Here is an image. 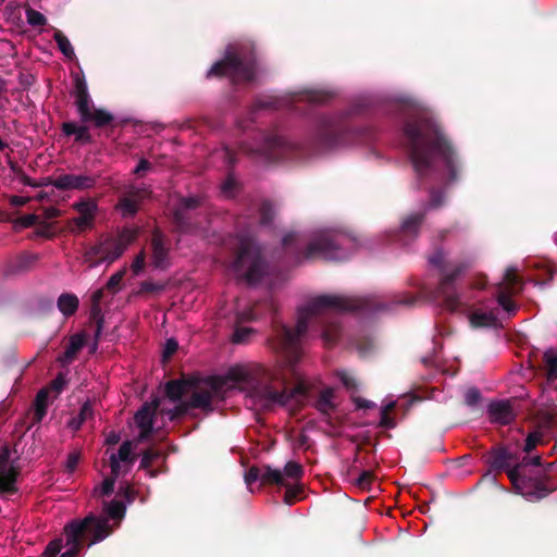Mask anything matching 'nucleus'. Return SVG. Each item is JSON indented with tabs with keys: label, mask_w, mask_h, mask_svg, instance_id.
I'll use <instances>...</instances> for the list:
<instances>
[{
	"label": "nucleus",
	"mask_w": 557,
	"mask_h": 557,
	"mask_svg": "<svg viewBox=\"0 0 557 557\" xmlns=\"http://www.w3.org/2000/svg\"><path fill=\"white\" fill-rule=\"evenodd\" d=\"M373 309H377V305L370 297L321 295L309 299L297 310L295 330L286 325L277 330L272 347L280 354L281 359L275 364L268 367L256 362L237 363L222 375L169 382L165 385V395L174 404L173 408L161 406L162 400L158 397L146 403L134 418L140 430L139 437H149L159 413L170 421L184 413L186 406L176 403L188 394H191L189 407L200 409L211 408L214 399H223L227 392L235 389L246 393L264 407L285 406L290 401L304 400L310 385L297 362L301 356V341L309 325L321 323V337L326 345H332L339 334L336 313Z\"/></svg>",
	"instance_id": "obj_1"
},
{
	"label": "nucleus",
	"mask_w": 557,
	"mask_h": 557,
	"mask_svg": "<svg viewBox=\"0 0 557 557\" xmlns=\"http://www.w3.org/2000/svg\"><path fill=\"white\" fill-rule=\"evenodd\" d=\"M512 455L508 449H496L490 455L491 467L496 470L507 469V474L518 494L522 495L528 500H535L545 497L547 493L540 487L536 478H527L528 467H540L541 457H524L523 460L516 466H512Z\"/></svg>",
	"instance_id": "obj_4"
},
{
	"label": "nucleus",
	"mask_w": 557,
	"mask_h": 557,
	"mask_svg": "<svg viewBox=\"0 0 557 557\" xmlns=\"http://www.w3.org/2000/svg\"><path fill=\"white\" fill-rule=\"evenodd\" d=\"M84 423V421L82 419H78V416L73 418L70 422H69V426L76 431L81 428V425Z\"/></svg>",
	"instance_id": "obj_60"
},
{
	"label": "nucleus",
	"mask_w": 557,
	"mask_h": 557,
	"mask_svg": "<svg viewBox=\"0 0 557 557\" xmlns=\"http://www.w3.org/2000/svg\"><path fill=\"white\" fill-rule=\"evenodd\" d=\"M488 417L491 421L500 424H508L515 418L513 409L508 400H497L488 405Z\"/></svg>",
	"instance_id": "obj_17"
},
{
	"label": "nucleus",
	"mask_w": 557,
	"mask_h": 557,
	"mask_svg": "<svg viewBox=\"0 0 557 557\" xmlns=\"http://www.w3.org/2000/svg\"><path fill=\"white\" fill-rule=\"evenodd\" d=\"M281 473L285 481H288L289 483H298L304 474V470L298 462L288 461Z\"/></svg>",
	"instance_id": "obj_31"
},
{
	"label": "nucleus",
	"mask_w": 557,
	"mask_h": 557,
	"mask_svg": "<svg viewBox=\"0 0 557 557\" xmlns=\"http://www.w3.org/2000/svg\"><path fill=\"white\" fill-rule=\"evenodd\" d=\"M148 196L146 187L129 185L120 197L116 208L123 216H133L139 209L140 202Z\"/></svg>",
	"instance_id": "obj_12"
},
{
	"label": "nucleus",
	"mask_w": 557,
	"mask_h": 557,
	"mask_svg": "<svg viewBox=\"0 0 557 557\" xmlns=\"http://www.w3.org/2000/svg\"><path fill=\"white\" fill-rule=\"evenodd\" d=\"M286 146L287 141L283 137L274 135L264 138L262 146L253 150V152L263 156L270 161H275L278 159L276 150H285Z\"/></svg>",
	"instance_id": "obj_19"
},
{
	"label": "nucleus",
	"mask_w": 557,
	"mask_h": 557,
	"mask_svg": "<svg viewBox=\"0 0 557 557\" xmlns=\"http://www.w3.org/2000/svg\"><path fill=\"white\" fill-rule=\"evenodd\" d=\"M335 375L341 381L344 387H346L349 391L356 389L357 380L351 372L347 370H337Z\"/></svg>",
	"instance_id": "obj_37"
},
{
	"label": "nucleus",
	"mask_w": 557,
	"mask_h": 557,
	"mask_svg": "<svg viewBox=\"0 0 557 557\" xmlns=\"http://www.w3.org/2000/svg\"><path fill=\"white\" fill-rule=\"evenodd\" d=\"M79 300L76 295L63 293L58 298V309L65 317L73 315L78 308Z\"/></svg>",
	"instance_id": "obj_26"
},
{
	"label": "nucleus",
	"mask_w": 557,
	"mask_h": 557,
	"mask_svg": "<svg viewBox=\"0 0 557 557\" xmlns=\"http://www.w3.org/2000/svg\"><path fill=\"white\" fill-rule=\"evenodd\" d=\"M258 317V313L256 311V308H250L248 310L239 311L237 312V323L234 334H233V341L235 343H244L247 341L249 335L251 334L252 330L249 327H243L239 325L242 322L255 320Z\"/></svg>",
	"instance_id": "obj_21"
},
{
	"label": "nucleus",
	"mask_w": 557,
	"mask_h": 557,
	"mask_svg": "<svg viewBox=\"0 0 557 557\" xmlns=\"http://www.w3.org/2000/svg\"><path fill=\"white\" fill-rule=\"evenodd\" d=\"M257 481H260L261 484L284 483L281 470L272 469L270 467H264L262 469L258 467H251L245 473V482L250 492H252L250 486Z\"/></svg>",
	"instance_id": "obj_15"
},
{
	"label": "nucleus",
	"mask_w": 557,
	"mask_h": 557,
	"mask_svg": "<svg viewBox=\"0 0 557 557\" xmlns=\"http://www.w3.org/2000/svg\"><path fill=\"white\" fill-rule=\"evenodd\" d=\"M48 389H41L36 396L34 404V420L37 422L41 421L46 416L48 406Z\"/></svg>",
	"instance_id": "obj_29"
},
{
	"label": "nucleus",
	"mask_w": 557,
	"mask_h": 557,
	"mask_svg": "<svg viewBox=\"0 0 557 557\" xmlns=\"http://www.w3.org/2000/svg\"><path fill=\"white\" fill-rule=\"evenodd\" d=\"M75 209L77 210L78 214L86 215V216L94 219L95 212L97 210V205L92 200H86V201L76 203Z\"/></svg>",
	"instance_id": "obj_38"
},
{
	"label": "nucleus",
	"mask_w": 557,
	"mask_h": 557,
	"mask_svg": "<svg viewBox=\"0 0 557 557\" xmlns=\"http://www.w3.org/2000/svg\"><path fill=\"white\" fill-rule=\"evenodd\" d=\"M165 283H156L152 281H145L141 283L140 288L143 292L158 293L165 289Z\"/></svg>",
	"instance_id": "obj_44"
},
{
	"label": "nucleus",
	"mask_w": 557,
	"mask_h": 557,
	"mask_svg": "<svg viewBox=\"0 0 557 557\" xmlns=\"http://www.w3.org/2000/svg\"><path fill=\"white\" fill-rule=\"evenodd\" d=\"M53 37L58 44V48L64 54V57L67 59L74 58V49L66 36H64L62 32L55 30Z\"/></svg>",
	"instance_id": "obj_33"
},
{
	"label": "nucleus",
	"mask_w": 557,
	"mask_h": 557,
	"mask_svg": "<svg viewBox=\"0 0 557 557\" xmlns=\"http://www.w3.org/2000/svg\"><path fill=\"white\" fill-rule=\"evenodd\" d=\"M94 219L79 214L74 219L75 226L78 231H85L91 226Z\"/></svg>",
	"instance_id": "obj_51"
},
{
	"label": "nucleus",
	"mask_w": 557,
	"mask_h": 557,
	"mask_svg": "<svg viewBox=\"0 0 557 557\" xmlns=\"http://www.w3.org/2000/svg\"><path fill=\"white\" fill-rule=\"evenodd\" d=\"M26 18L29 25L32 26H42L46 23V17L44 14L36 10H27Z\"/></svg>",
	"instance_id": "obj_40"
},
{
	"label": "nucleus",
	"mask_w": 557,
	"mask_h": 557,
	"mask_svg": "<svg viewBox=\"0 0 557 557\" xmlns=\"http://www.w3.org/2000/svg\"><path fill=\"white\" fill-rule=\"evenodd\" d=\"M39 221L40 216L35 213L25 214L18 219L20 224L24 227L33 226L37 224Z\"/></svg>",
	"instance_id": "obj_50"
},
{
	"label": "nucleus",
	"mask_w": 557,
	"mask_h": 557,
	"mask_svg": "<svg viewBox=\"0 0 557 557\" xmlns=\"http://www.w3.org/2000/svg\"><path fill=\"white\" fill-rule=\"evenodd\" d=\"M122 255V246H119L113 237L108 236L86 250L84 262L88 263L90 268H95L101 263L110 264Z\"/></svg>",
	"instance_id": "obj_10"
},
{
	"label": "nucleus",
	"mask_w": 557,
	"mask_h": 557,
	"mask_svg": "<svg viewBox=\"0 0 557 557\" xmlns=\"http://www.w3.org/2000/svg\"><path fill=\"white\" fill-rule=\"evenodd\" d=\"M274 214L273 206L265 201L260 207V222L262 225H267L270 223L272 216Z\"/></svg>",
	"instance_id": "obj_42"
},
{
	"label": "nucleus",
	"mask_w": 557,
	"mask_h": 557,
	"mask_svg": "<svg viewBox=\"0 0 557 557\" xmlns=\"http://www.w3.org/2000/svg\"><path fill=\"white\" fill-rule=\"evenodd\" d=\"M421 221L422 215L420 213L411 214L403 221L398 232V239L404 245H408L409 240L416 237Z\"/></svg>",
	"instance_id": "obj_20"
},
{
	"label": "nucleus",
	"mask_w": 557,
	"mask_h": 557,
	"mask_svg": "<svg viewBox=\"0 0 557 557\" xmlns=\"http://www.w3.org/2000/svg\"><path fill=\"white\" fill-rule=\"evenodd\" d=\"M92 414V407H91V404L89 401L85 403L82 408H81V411L78 413V419H82L84 422L89 419Z\"/></svg>",
	"instance_id": "obj_55"
},
{
	"label": "nucleus",
	"mask_w": 557,
	"mask_h": 557,
	"mask_svg": "<svg viewBox=\"0 0 557 557\" xmlns=\"http://www.w3.org/2000/svg\"><path fill=\"white\" fill-rule=\"evenodd\" d=\"M305 242H307L305 236L296 233H288L283 237V245L285 247L295 246L297 251Z\"/></svg>",
	"instance_id": "obj_39"
},
{
	"label": "nucleus",
	"mask_w": 557,
	"mask_h": 557,
	"mask_svg": "<svg viewBox=\"0 0 557 557\" xmlns=\"http://www.w3.org/2000/svg\"><path fill=\"white\" fill-rule=\"evenodd\" d=\"M299 98L312 103H322L330 98V94L324 90H307L301 92Z\"/></svg>",
	"instance_id": "obj_35"
},
{
	"label": "nucleus",
	"mask_w": 557,
	"mask_h": 557,
	"mask_svg": "<svg viewBox=\"0 0 557 557\" xmlns=\"http://www.w3.org/2000/svg\"><path fill=\"white\" fill-rule=\"evenodd\" d=\"M404 134L419 176L444 172L450 181L456 177L454 151L425 109L418 106L410 108Z\"/></svg>",
	"instance_id": "obj_2"
},
{
	"label": "nucleus",
	"mask_w": 557,
	"mask_h": 557,
	"mask_svg": "<svg viewBox=\"0 0 557 557\" xmlns=\"http://www.w3.org/2000/svg\"><path fill=\"white\" fill-rule=\"evenodd\" d=\"M543 361L547 384L557 389V352L554 349L546 350L543 356Z\"/></svg>",
	"instance_id": "obj_24"
},
{
	"label": "nucleus",
	"mask_w": 557,
	"mask_h": 557,
	"mask_svg": "<svg viewBox=\"0 0 557 557\" xmlns=\"http://www.w3.org/2000/svg\"><path fill=\"white\" fill-rule=\"evenodd\" d=\"M497 308H480L472 312L469 317L472 326L496 327L499 324Z\"/></svg>",
	"instance_id": "obj_18"
},
{
	"label": "nucleus",
	"mask_w": 557,
	"mask_h": 557,
	"mask_svg": "<svg viewBox=\"0 0 557 557\" xmlns=\"http://www.w3.org/2000/svg\"><path fill=\"white\" fill-rule=\"evenodd\" d=\"M112 121V115L103 110L92 108L86 122H94L97 126H103Z\"/></svg>",
	"instance_id": "obj_34"
},
{
	"label": "nucleus",
	"mask_w": 557,
	"mask_h": 557,
	"mask_svg": "<svg viewBox=\"0 0 557 557\" xmlns=\"http://www.w3.org/2000/svg\"><path fill=\"white\" fill-rule=\"evenodd\" d=\"M96 184V177L86 174H62L51 181V185L61 190H85Z\"/></svg>",
	"instance_id": "obj_13"
},
{
	"label": "nucleus",
	"mask_w": 557,
	"mask_h": 557,
	"mask_svg": "<svg viewBox=\"0 0 557 557\" xmlns=\"http://www.w3.org/2000/svg\"><path fill=\"white\" fill-rule=\"evenodd\" d=\"M354 245V240L343 234L331 231H318L313 233L305 251L298 259L321 257L327 260H344L348 258L347 249Z\"/></svg>",
	"instance_id": "obj_8"
},
{
	"label": "nucleus",
	"mask_w": 557,
	"mask_h": 557,
	"mask_svg": "<svg viewBox=\"0 0 557 557\" xmlns=\"http://www.w3.org/2000/svg\"><path fill=\"white\" fill-rule=\"evenodd\" d=\"M338 405L336 392L332 387L323 388L317 400V408L324 414H330L335 411Z\"/></svg>",
	"instance_id": "obj_23"
},
{
	"label": "nucleus",
	"mask_w": 557,
	"mask_h": 557,
	"mask_svg": "<svg viewBox=\"0 0 557 557\" xmlns=\"http://www.w3.org/2000/svg\"><path fill=\"white\" fill-rule=\"evenodd\" d=\"M139 231L137 228L125 227L116 237L113 238L119 243V246H122V252H124L126 248L136 240Z\"/></svg>",
	"instance_id": "obj_32"
},
{
	"label": "nucleus",
	"mask_w": 557,
	"mask_h": 557,
	"mask_svg": "<svg viewBox=\"0 0 557 557\" xmlns=\"http://www.w3.org/2000/svg\"><path fill=\"white\" fill-rule=\"evenodd\" d=\"M429 261L434 267H443V277L437 289L436 299L449 311H469L472 307L470 294L458 289L455 285L454 280L457 271L451 270L448 264H444V253L436 251L429 258Z\"/></svg>",
	"instance_id": "obj_7"
},
{
	"label": "nucleus",
	"mask_w": 557,
	"mask_h": 557,
	"mask_svg": "<svg viewBox=\"0 0 557 557\" xmlns=\"http://www.w3.org/2000/svg\"><path fill=\"white\" fill-rule=\"evenodd\" d=\"M151 168H152V165H151V163H150V162H148V161H147V160H145V159H141V160L139 161L138 165L135 168L134 173H135L136 175H141V174H144V173H146V172L150 171V170H151Z\"/></svg>",
	"instance_id": "obj_56"
},
{
	"label": "nucleus",
	"mask_w": 557,
	"mask_h": 557,
	"mask_svg": "<svg viewBox=\"0 0 557 557\" xmlns=\"http://www.w3.org/2000/svg\"><path fill=\"white\" fill-rule=\"evenodd\" d=\"M16 470L10 462L8 450L0 453V493L3 496L11 495L16 492L15 480Z\"/></svg>",
	"instance_id": "obj_14"
},
{
	"label": "nucleus",
	"mask_w": 557,
	"mask_h": 557,
	"mask_svg": "<svg viewBox=\"0 0 557 557\" xmlns=\"http://www.w3.org/2000/svg\"><path fill=\"white\" fill-rule=\"evenodd\" d=\"M152 263L157 269H165L169 267V243L163 234L156 230L151 237Z\"/></svg>",
	"instance_id": "obj_16"
},
{
	"label": "nucleus",
	"mask_w": 557,
	"mask_h": 557,
	"mask_svg": "<svg viewBox=\"0 0 557 557\" xmlns=\"http://www.w3.org/2000/svg\"><path fill=\"white\" fill-rule=\"evenodd\" d=\"M125 273H126V268H123L122 270H120L116 273H114L109 278V281L107 283L108 288H110V289L116 288L120 285V283L122 282Z\"/></svg>",
	"instance_id": "obj_48"
},
{
	"label": "nucleus",
	"mask_w": 557,
	"mask_h": 557,
	"mask_svg": "<svg viewBox=\"0 0 557 557\" xmlns=\"http://www.w3.org/2000/svg\"><path fill=\"white\" fill-rule=\"evenodd\" d=\"M480 396L478 388H469L465 394V400L469 406H474L480 400Z\"/></svg>",
	"instance_id": "obj_52"
},
{
	"label": "nucleus",
	"mask_w": 557,
	"mask_h": 557,
	"mask_svg": "<svg viewBox=\"0 0 557 557\" xmlns=\"http://www.w3.org/2000/svg\"><path fill=\"white\" fill-rule=\"evenodd\" d=\"M76 104L83 121H87L89 112L94 108L87 92V86L84 81H76Z\"/></svg>",
	"instance_id": "obj_22"
},
{
	"label": "nucleus",
	"mask_w": 557,
	"mask_h": 557,
	"mask_svg": "<svg viewBox=\"0 0 557 557\" xmlns=\"http://www.w3.org/2000/svg\"><path fill=\"white\" fill-rule=\"evenodd\" d=\"M30 200V197L26 196H12L10 198V203L14 207H22L26 205Z\"/></svg>",
	"instance_id": "obj_58"
},
{
	"label": "nucleus",
	"mask_w": 557,
	"mask_h": 557,
	"mask_svg": "<svg viewBox=\"0 0 557 557\" xmlns=\"http://www.w3.org/2000/svg\"><path fill=\"white\" fill-rule=\"evenodd\" d=\"M522 284L517 274L516 268H508L505 272L503 281L497 287V302L503 310L511 315L516 312L517 306L511 300V296L520 292Z\"/></svg>",
	"instance_id": "obj_11"
},
{
	"label": "nucleus",
	"mask_w": 557,
	"mask_h": 557,
	"mask_svg": "<svg viewBox=\"0 0 557 557\" xmlns=\"http://www.w3.org/2000/svg\"><path fill=\"white\" fill-rule=\"evenodd\" d=\"M102 295H103V292L102 289H98L96 290L94 294H92V302L95 305H98V302L101 300L102 298Z\"/></svg>",
	"instance_id": "obj_61"
},
{
	"label": "nucleus",
	"mask_w": 557,
	"mask_h": 557,
	"mask_svg": "<svg viewBox=\"0 0 557 557\" xmlns=\"http://www.w3.org/2000/svg\"><path fill=\"white\" fill-rule=\"evenodd\" d=\"M357 405H358V407H362V408H372V407H374V404L372 401H368V400H363V399H359Z\"/></svg>",
	"instance_id": "obj_64"
},
{
	"label": "nucleus",
	"mask_w": 557,
	"mask_h": 557,
	"mask_svg": "<svg viewBox=\"0 0 557 557\" xmlns=\"http://www.w3.org/2000/svg\"><path fill=\"white\" fill-rule=\"evenodd\" d=\"M161 458V453L156 450L154 448L147 449L141 458V467L148 468L150 467L157 459Z\"/></svg>",
	"instance_id": "obj_43"
},
{
	"label": "nucleus",
	"mask_w": 557,
	"mask_h": 557,
	"mask_svg": "<svg viewBox=\"0 0 557 557\" xmlns=\"http://www.w3.org/2000/svg\"><path fill=\"white\" fill-rule=\"evenodd\" d=\"M126 505L113 499L103 505L101 516L89 515L83 520L70 522L64 528L66 550L60 557H76L83 548L84 541L90 537L89 546L104 540L124 518Z\"/></svg>",
	"instance_id": "obj_3"
},
{
	"label": "nucleus",
	"mask_w": 557,
	"mask_h": 557,
	"mask_svg": "<svg viewBox=\"0 0 557 557\" xmlns=\"http://www.w3.org/2000/svg\"><path fill=\"white\" fill-rule=\"evenodd\" d=\"M121 495H123V497L128 504H131L135 498L133 494V488L129 485L120 487L119 496Z\"/></svg>",
	"instance_id": "obj_57"
},
{
	"label": "nucleus",
	"mask_w": 557,
	"mask_h": 557,
	"mask_svg": "<svg viewBox=\"0 0 557 557\" xmlns=\"http://www.w3.org/2000/svg\"><path fill=\"white\" fill-rule=\"evenodd\" d=\"M63 132L66 135L75 136V139L78 141H87L89 140L88 128L84 125H79L75 122H66L63 124Z\"/></svg>",
	"instance_id": "obj_30"
},
{
	"label": "nucleus",
	"mask_w": 557,
	"mask_h": 557,
	"mask_svg": "<svg viewBox=\"0 0 557 557\" xmlns=\"http://www.w3.org/2000/svg\"><path fill=\"white\" fill-rule=\"evenodd\" d=\"M199 206V199L197 198H183L180 202V208L175 211L174 218L176 222L184 226L185 218L188 215V211Z\"/></svg>",
	"instance_id": "obj_27"
},
{
	"label": "nucleus",
	"mask_w": 557,
	"mask_h": 557,
	"mask_svg": "<svg viewBox=\"0 0 557 557\" xmlns=\"http://www.w3.org/2000/svg\"><path fill=\"white\" fill-rule=\"evenodd\" d=\"M146 265V252L141 250L133 260L131 270L134 275H138L145 269Z\"/></svg>",
	"instance_id": "obj_41"
},
{
	"label": "nucleus",
	"mask_w": 557,
	"mask_h": 557,
	"mask_svg": "<svg viewBox=\"0 0 557 557\" xmlns=\"http://www.w3.org/2000/svg\"><path fill=\"white\" fill-rule=\"evenodd\" d=\"M372 474L369 471H363L356 479L355 484L360 488H368L370 486Z\"/></svg>",
	"instance_id": "obj_49"
},
{
	"label": "nucleus",
	"mask_w": 557,
	"mask_h": 557,
	"mask_svg": "<svg viewBox=\"0 0 557 557\" xmlns=\"http://www.w3.org/2000/svg\"><path fill=\"white\" fill-rule=\"evenodd\" d=\"M540 442V434L537 433H531L525 440L524 443V451L529 453Z\"/></svg>",
	"instance_id": "obj_54"
},
{
	"label": "nucleus",
	"mask_w": 557,
	"mask_h": 557,
	"mask_svg": "<svg viewBox=\"0 0 557 557\" xmlns=\"http://www.w3.org/2000/svg\"><path fill=\"white\" fill-rule=\"evenodd\" d=\"M79 460H81L79 451L75 450V451H72L71 454H69L66 462H65V468H66L67 472H70V473L73 472L76 469Z\"/></svg>",
	"instance_id": "obj_47"
},
{
	"label": "nucleus",
	"mask_w": 557,
	"mask_h": 557,
	"mask_svg": "<svg viewBox=\"0 0 557 557\" xmlns=\"http://www.w3.org/2000/svg\"><path fill=\"white\" fill-rule=\"evenodd\" d=\"M62 548V540H54L47 546L44 557H57Z\"/></svg>",
	"instance_id": "obj_46"
},
{
	"label": "nucleus",
	"mask_w": 557,
	"mask_h": 557,
	"mask_svg": "<svg viewBox=\"0 0 557 557\" xmlns=\"http://www.w3.org/2000/svg\"><path fill=\"white\" fill-rule=\"evenodd\" d=\"M65 384V380L62 374H59L55 380H53L51 384V388L54 389L57 393L62 391L63 386Z\"/></svg>",
	"instance_id": "obj_59"
},
{
	"label": "nucleus",
	"mask_w": 557,
	"mask_h": 557,
	"mask_svg": "<svg viewBox=\"0 0 557 557\" xmlns=\"http://www.w3.org/2000/svg\"><path fill=\"white\" fill-rule=\"evenodd\" d=\"M135 445L131 441L124 442L116 454L110 456V468L113 478L103 480L100 486L95 487L94 494L97 496H106L113 492L114 479L124 474L135 461Z\"/></svg>",
	"instance_id": "obj_9"
},
{
	"label": "nucleus",
	"mask_w": 557,
	"mask_h": 557,
	"mask_svg": "<svg viewBox=\"0 0 557 557\" xmlns=\"http://www.w3.org/2000/svg\"><path fill=\"white\" fill-rule=\"evenodd\" d=\"M395 401H386L381 409L380 425L385 429H392L395 426L394 419L389 416V411L394 408Z\"/></svg>",
	"instance_id": "obj_36"
},
{
	"label": "nucleus",
	"mask_w": 557,
	"mask_h": 557,
	"mask_svg": "<svg viewBox=\"0 0 557 557\" xmlns=\"http://www.w3.org/2000/svg\"><path fill=\"white\" fill-rule=\"evenodd\" d=\"M235 246L237 255L227 265L228 271L249 285L270 284L269 267L264 262L261 249L255 240L247 235H240L236 238Z\"/></svg>",
	"instance_id": "obj_5"
},
{
	"label": "nucleus",
	"mask_w": 557,
	"mask_h": 557,
	"mask_svg": "<svg viewBox=\"0 0 557 557\" xmlns=\"http://www.w3.org/2000/svg\"><path fill=\"white\" fill-rule=\"evenodd\" d=\"M236 188V181L233 176H228L222 184L221 191L225 197H233Z\"/></svg>",
	"instance_id": "obj_45"
},
{
	"label": "nucleus",
	"mask_w": 557,
	"mask_h": 557,
	"mask_svg": "<svg viewBox=\"0 0 557 557\" xmlns=\"http://www.w3.org/2000/svg\"><path fill=\"white\" fill-rule=\"evenodd\" d=\"M398 302L404 304V305H411L414 302V298L406 295V296H403L401 298H399Z\"/></svg>",
	"instance_id": "obj_62"
},
{
	"label": "nucleus",
	"mask_w": 557,
	"mask_h": 557,
	"mask_svg": "<svg viewBox=\"0 0 557 557\" xmlns=\"http://www.w3.org/2000/svg\"><path fill=\"white\" fill-rule=\"evenodd\" d=\"M276 485L284 486L286 488L284 495V503L287 505H293L295 502L301 498V494L304 492L302 485L299 483H289L284 480V483H275Z\"/></svg>",
	"instance_id": "obj_28"
},
{
	"label": "nucleus",
	"mask_w": 557,
	"mask_h": 557,
	"mask_svg": "<svg viewBox=\"0 0 557 557\" xmlns=\"http://www.w3.org/2000/svg\"><path fill=\"white\" fill-rule=\"evenodd\" d=\"M119 442V435L115 434V433H110L108 436H107V443L108 444H116Z\"/></svg>",
	"instance_id": "obj_63"
},
{
	"label": "nucleus",
	"mask_w": 557,
	"mask_h": 557,
	"mask_svg": "<svg viewBox=\"0 0 557 557\" xmlns=\"http://www.w3.org/2000/svg\"><path fill=\"white\" fill-rule=\"evenodd\" d=\"M207 76H227L235 84L252 83L257 77L255 57L247 46L230 45L224 60L214 63Z\"/></svg>",
	"instance_id": "obj_6"
},
{
	"label": "nucleus",
	"mask_w": 557,
	"mask_h": 557,
	"mask_svg": "<svg viewBox=\"0 0 557 557\" xmlns=\"http://www.w3.org/2000/svg\"><path fill=\"white\" fill-rule=\"evenodd\" d=\"M178 344L175 339L170 338L165 342L164 349H163V359H169L176 350H177Z\"/></svg>",
	"instance_id": "obj_53"
},
{
	"label": "nucleus",
	"mask_w": 557,
	"mask_h": 557,
	"mask_svg": "<svg viewBox=\"0 0 557 557\" xmlns=\"http://www.w3.org/2000/svg\"><path fill=\"white\" fill-rule=\"evenodd\" d=\"M86 337L84 334H75L70 338L69 346L64 354L59 358L62 364L71 363L76 354L84 347Z\"/></svg>",
	"instance_id": "obj_25"
}]
</instances>
